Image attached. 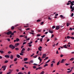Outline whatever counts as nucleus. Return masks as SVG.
I'll use <instances>...</instances> for the list:
<instances>
[{
  "label": "nucleus",
  "instance_id": "obj_1",
  "mask_svg": "<svg viewBox=\"0 0 74 74\" xmlns=\"http://www.w3.org/2000/svg\"><path fill=\"white\" fill-rule=\"evenodd\" d=\"M9 48H12V49H14L15 48V46H14L12 45H10L9 46Z\"/></svg>",
  "mask_w": 74,
  "mask_h": 74
},
{
  "label": "nucleus",
  "instance_id": "obj_2",
  "mask_svg": "<svg viewBox=\"0 0 74 74\" xmlns=\"http://www.w3.org/2000/svg\"><path fill=\"white\" fill-rule=\"evenodd\" d=\"M70 9H71V11L73 12V11H74V6L73 7V6L71 5H70Z\"/></svg>",
  "mask_w": 74,
  "mask_h": 74
},
{
  "label": "nucleus",
  "instance_id": "obj_3",
  "mask_svg": "<svg viewBox=\"0 0 74 74\" xmlns=\"http://www.w3.org/2000/svg\"><path fill=\"white\" fill-rule=\"evenodd\" d=\"M60 29V26H56V30H59Z\"/></svg>",
  "mask_w": 74,
  "mask_h": 74
},
{
  "label": "nucleus",
  "instance_id": "obj_4",
  "mask_svg": "<svg viewBox=\"0 0 74 74\" xmlns=\"http://www.w3.org/2000/svg\"><path fill=\"white\" fill-rule=\"evenodd\" d=\"M46 57V54H43V56L42 57V59H44V58H45Z\"/></svg>",
  "mask_w": 74,
  "mask_h": 74
},
{
  "label": "nucleus",
  "instance_id": "obj_5",
  "mask_svg": "<svg viewBox=\"0 0 74 74\" xmlns=\"http://www.w3.org/2000/svg\"><path fill=\"white\" fill-rule=\"evenodd\" d=\"M6 66H3L2 67V69H3V71H4L6 69Z\"/></svg>",
  "mask_w": 74,
  "mask_h": 74
},
{
  "label": "nucleus",
  "instance_id": "obj_6",
  "mask_svg": "<svg viewBox=\"0 0 74 74\" xmlns=\"http://www.w3.org/2000/svg\"><path fill=\"white\" fill-rule=\"evenodd\" d=\"M11 33H12V32L10 31L7 33V35H10V34H11Z\"/></svg>",
  "mask_w": 74,
  "mask_h": 74
},
{
  "label": "nucleus",
  "instance_id": "obj_7",
  "mask_svg": "<svg viewBox=\"0 0 74 74\" xmlns=\"http://www.w3.org/2000/svg\"><path fill=\"white\" fill-rule=\"evenodd\" d=\"M5 57L7 58H10V56L8 55H5Z\"/></svg>",
  "mask_w": 74,
  "mask_h": 74
},
{
  "label": "nucleus",
  "instance_id": "obj_8",
  "mask_svg": "<svg viewBox=\"0 0 74 74\" xmlns=\"http://www.w3.org/2000/svg\"><path fill=\"white\" fill-rule=\"evenodd\" d=\"M74 1H73L72 2H71L70 4L72 6H73V5H74Z\"/></svg>",
  "mask_w": 74,
  "mask_h": 74
},
{
  "label": "nucleus",
  "instance_id": "obj_9",
  "mask_svg": "<svg viewBox=\"0 0 74 74\" xmlns=\"http://www.w3.org/2000/svg\"><path fill=\"white\" fill-rule=\"evenodd\" d=\"M49 33H51V34H53V31L51 30V29H49Z\"/></svg>",
  "mask_w": 74,
  "mask_h": 74
},
{
  "label": "nucleus",
  "instance_id": "obj_10",
  "mask_svg": "<svg viewBox=\"0 0 74 74\" xmlns=\"http://www.w3.org/2000/svg\"><path fill=\"white\" fill-rule=\"evenodd\" d=\"M19 45V43H17L16 44H15V47H18V46Z\"/></svg>",
  "mask_w": 74,
  "mask_h": 74
},
{
  "label": "nucleus",
  "instance_id": "obj_11",
  "mask_svg": "<svg viewBox=\"0 0 74 74\" xmlns=\"http://www.w3.org/2000/svg\"><path fill=\"white\" fill-rule=\"evenodd\" d=\"M64 59H62V60H61V62L60 63H64Z\"/></svg>",
  "mask_w": 74,
  "mask_h": 74
},
{
  "label": "nucleus",
  "instance_id": "obj_12",
  "mask_svg": "<svg viewBox=\"0 0 74 74\" xmlns=\"http://www.w3.org/2000/svg\"><path fill=\"white\" fill-rule=\"evenodd\" d=\"M38 59H39V60H40V63H41V62L42 61V59H41V58H40V57H39V58H38Z\"/></svg>",
  "mask_w": 74,
  "mask_h": 74
},
{
  "label": "nucleus",
  "instance_id": "obj_13",
  "mask_svg": "<svg viewBox=\"0 0 74 74\" xmlns=\"http://www.w3.org/2000/svg\"><path fill=\"white\" fill-rule=\"evenodd\" d=\"M71 71H72V69H71L70 71H68L67 72V73H71Z\"/></svg>",
  "mask_w": 74,
  "mask_h": 74
},
{
  "label": "nucleus",
  "instance_id": "obj_14",
  "mask_svg": "<svg viewBox=\"0 0 74 74\" xmlns=\"http://www.w3.org/2000/svg\"><path fill=\"white\" fill-rule=\"evenodd\" d=\"M14 57V56L12 55H11L10 56V58H11V59H13V57Z\"/></svg>",
  "mask_w": 74,
  "mask_h": 74
},
{
  "label": "nucleus",
  "instance_id": "obj_15",
  "mask_svg": "<svg viewBox=\"0 0 74 74\" xmlns=\"http://www.w3.org/2000/svg\"><path fill=\"white\" fill-rule=\"evenodd\" d=\"M63 47H64V48H67V47H66V45H64L63 46Z\"/></svg>",
  "mask_w": 74,
  "mask_h": 74
},
{
  "label": "nucleus",
  "instance_id": "obj_16",
  "mask_svg": "<svg viewBox=\"0 0 74 74\" xmlns=\"http://www.w3.org/2000/svg\"><path fill=\"white\" fill-rule=\"evenodd\" d=\"M17 57L18 58H20V57H21V56H20L18 54L17 55Z\"/></svg>",
  "mask_w": 74,
  "mask_h": 74
},
{
  "label": "nucleus",
  "instance_id": "obj_17",
  "mask_svg": "<svg viewBox=\"0 0 74 74\" xmlns=\"http://www.w3.org/2000/svg\"><path fill=\"white\" fill-rule=\"evenodd\" d=\"M60 16L61 17V18H65V17L63 16L62 15H61Z\"/></svg>",
  "mask_w": 74,
  "mask_h": 74
},
{
  "label": "nucleus",
  "instance_id": "obj_18",
  "mask_svg": "<svg viewBox=\"0 0 74 74\" xmlns=\"http://www.w3.org/2000/svg\"><path fill=\"white\" fill-rule=\"evenodd\" d=\"M0 53H1V54H3L4 53V51H0Z\"/></svg>",
  "mask_w": 74,
  "mask_h": 74
},
{
  "label": "nucleus",
  "instance_id": "obj_19",
  "mask_svg": "<svg viewBox=\"0 0 74 74\" xmlns=\"http://www.w3.org/2000/svg\"><path fill=\"white\" fill-rule=\"evenodd\" d=\"M27 60V58H24V61H26Z\"/></svg>",
  "mask_w": 74,
  "mask_h": 74
},
{
  "label": "nucleus",
  "instance_id": "obj_20",
  "mask_svg": "<svg viewBox=\"0 0 74 74\" xmlns=\"http://www.w3.org/2000/svg\"><path fill=\"white\" fill-rule=\"evenodd\" d=\"M19 40H19V38H17L16 39V41H17V42L19 41Z\"/></svg>",
  "mask_w": 74,
  "mask_h": 74
},
{
  "label": "nucleus",
  "instance_id": "obj_21",
  "mask_svg": "<svg viewBox=\"0 0 74 74\" xmlns=\"http://www.w3.org/2000/svg\"><path fill=\"white\" fill-rule=\"evenodd\" d=\"M33 43V42L31 41L30 42H29L28 43V44H32Z\"/></svg>",
  "mask_w": 74,
  "mask_h": 74
},
{
  "label": "nucleus",
  "instance_id": "obj_22",
  "mask_svg": "<svg viewBox=\"0 0 74 74\" xmlns=\"http://www.w3.org/2000/svg\"><path fill=\"white\" fill-rule=\"evenodd\" d=\"M46 66H48V64H46L44 65V67H45Z\"/></svg>",
  "mask_w": 74,
  "mask_h": 74
},
{
  "label": "nucleus",
  "instance_id": "obj_23",
  "mask_svg": "<svg viewBox=\"0 0 74 74\" xmlns=\"http://www.w3.org/2000/svg\"><path fill=\"white\" fill-rule=\"evenodd\" d=\"M73 15H74V13H72L71 15V17H72L73 16Z\"/></svg>",
  "mask_w": 74,
  "mask_h": 74
},
{
  "label": "nucleus",
  "instance_id": "obj_24",
  "mask_svg": "<svg viewBox=\"0 0 74 74\" xmlns=\"http://www.w3.org/2000/svg\"><path fill=\"white\" fill-rule=\"evenodd\" d=\"M50 60H49L47 62H46V63H49V62H50Z\"/></svg>",
  "mask_w": 74,
  "mask_h": 74
},
{
  "label": "nucleus",
  "instance_id": "obj_25",
  "mask_svg": "<svg viewBox=\"0 0 74 74\" xmlns=\"http://www.w3.org/2000/svg\"><path fill=\"white\" fill-rule=\"evenodd\" d=\"M74 60V58H72L71 59H70V60L71 61H72V60Z\"/></svg>",
  "mask_w": 74,
  "mask_h": 74
},
{
  "label": "nucleus",
  "instance_id": "obj_26",
  "mask_svg": "<svg viewBox=\"0 0 74 74\" xmlns=\"http://www.w3.org/2000/svg\"><path fill=\"white\" fill-rule=\"evenodd\" d=\"M8 62V60L5 61L4 62L5 63H7V62Z\"/></svg>",
  "mask_w": 74,
  "mask_h": 74
},
{
  "label": "nucleus",
  "instance_id": "obj_27",
  "mask_svg": "<svg viewBox=\"0 0 74 74\" xmlns=\"http://www.w3.org/2000/svg\"><path fill=\"white\" fill-rule=\"evenodd\" d=\"M44 71H42L40 73V74H44Z\"/></svg>",
  "mask_w": 74,
  "mask_h": 74
},
{
  "label": "nucleus",
  "instance_id": "obj_28",
  "mask_svg": "<svg viewBox=\"0 0 74 74\" xmlns=\"http://www.w3.org/2000/svg\"><path fill=\"white\" fill-rule=\"evenodd\" d=\"M14 26H12L11 27V29L13 30V29H14Z\"/></svg>",
  "mask_w": 74,
  "mask_h": 74
},
{
  "label": "nucleus",
  "instance_id": "obj_29",
  "mask_svg": "<svg viewBox=\"0 0 74 74\" xmlns=\"http://www.w3.org/2000/svg\"><path fill=\"white\" fill-rule=\"evenodd\" d=\"M25 52H24V51H23V50H21V53H24Z\"/></svg>",
  "mask_w": 74,
  "mask_h": 74
},
{
  "label": "nucleus",
  "instance_id": "obj_30",
  "mask_svg": "<svg viewBox=\"0 0 74 74\" xmlns=\"http://www.w3.org/2000/svg\"><path fill=\"white\" fill-rule=\"evenodd\" d=\"M70 38H71V36H67V38H68V39H69Z\"/></svg>",
  "mask_w": 74,
  "mask_h": 74
},
{
  "label": "nucleus",
  "instance_id": "obj_31",
  "mask_svg": "<svg viewBox=\"0 0 74 74\" xmlns=\"http://www.w3.org/2000/svg\"><path fill=\"white\" fill-rule=\"evenodd\" d=\"M17 60V58H16L14 59V62H16Z\"/></svg>",
  "mask_w": 74,
  "mask_h": 74
},
{
  "label": "nucleus",
  "instance_id": "obj_32",
  "mask_svg": "<svg viewBox=\"0 0 74 74\" xmlns=\"http://www.w3.org/2000/svg\"><path fill=\"white\" fill-rule=\"evenodd\" d=\"M52 28L53 29H55V26H53L52 27Z\"/></svg>",
  "mask_w": 74,
  "mask_h": 74
},
{
  "label": "nucleus",
  "instance_id": "obj_33",
  "mask_svg": "<svg viewBox=\"0 0 74 74\" xmlns=\"http://www.w3.org/2000/svg\"><path fill=\"white\" fill-rule=\"evenodd\" d=\"M18 74H23V73L22 72H19Z\"/></svg>",
  "mask_w": 74,
  "mask_h": 74
},
{
  "label": "nucleus",
  "instance_id": "obj_34",
  "mask_svg": "<svg viewBox=\"0 0 74 74\" xmlns=\"http://www.w3.org/2000/svg\"><path fill=\"white\" fill-rule=\"evenodd\" d=\"M70 25L68 23H67L66 24V26L67 27H69V25Z\"/></svg>",
  "mask_w": 74,
  "mask_h": 74
},
{
  "label": "nucleus",
  "instance_id": "obj_35",
  "mask_svg": "<svg viewBox=\"0 0 74 74\" xmlns=\"http://www.w3.org/2000/svg\"><path fill=\"white\" fill-rule=\"evenodd\" d=\"M38 49L40 51H41V49H40V48L38 47Z\"/></svg>",
  "mask_w": 74,
  "mask_h": 74
},
{
  "label": "nucleus",
  "instance_id": "obj_36",
  "mask_svg": "<svg viewBox=\"0 0 74 74\" xmlns=\"http://www.w3.org/2000/svg\"><path fill=\"white\" fill-rule=\"evenodd\" d=\"M16 50H17V51L19 50V49L18 48H16L15 49Z\"/></svg>",
  "mask_w": 74,
  "mask_h": 74
},
{
  "label": "nucleus",
  "instance_id": "obj_37",
  "mask_svg": "<svg viewBox=\"0 0 74 74\" xmlns=\"http://www.w3.org/2000/svg\"><path fill=\"white\" fill-rule=\"evenodd\" d=\"M30 50V48H28L27 49V51H29Z\"/></svg>",
  "mask_w": 74,
  "mask_h": 74
},
{
  "label": "nucleus",
  "instance_id": "obj_38",
  "mask_svg": "<svg viewBox=\"0 0 74 74\" xmlns=\"http://www.w3.org/2000/svg\"><path fill=\"white\" fill-rule=\"evenodd\" d=\"M43 39V38H41V39H40V41H41V42H42V39Z\"/></svg>",
  "mask_w": 74,
  "mask_h": 74
},
{
  "label": "nucleus",
  "instance_id": "obj_39",
  "mask_svg": "<svg viewBox=\"0 0 74 74\" xmlns=\"http://www.w3.org/2000/svg\"><path fill=\"white\" fill-rule=\"evenodd\" d=\"M33 69H36V66H33Z\"/></svg>",
  "mask_w": 74,
  "mask_h": 74
},
{
  "label": "nucleus",
  "instance_id": "obj_40",
  "mask_svg": "<svg viewBox=\"0 0 74 74\" xmlns=\"http://www.w3.org/2000/svg\"><path fill=\"white\" fill-rule=\"evenodd\" d=\"M7 40H8V41H9V42H10V39L9 38H8L7 39Z\"/></svg>",
  "mask_w": 74,
  "mask_h": 74
},
{
  "label": "nucleus",
  "instance_id": "obj_41",
  "mask_svg": "<svg viewBox=\"0 0 74 74\" xmlns=\"http://www.w3.org/2000/svg\"><path fill=\"white\" fill-rule=\"evenodd\" d=\"M45 35H44L43 36H41V37H42V38H44V37H45Z\"/></svg>",
  "mask_w": 74,
  "mask_h": 74
},
{
  "label": "nucleus",
  "instance_id": "obj_42",
  "mask_svg": "<svg viewBox=\"0 0 74 74\" xmlns=\"http://www.w3.org/2000/svg\"><path fill=\"white\" fill-rule=\"evenodd\" d=\"M60 62L59 61V62H58V63H57V65H59V64H60Z\"/></svg>",
  "mask_w": 74,
  "mask_h": 74
},
{
  "label": "nucleus",
  "instance_id": "obj_43",
  "mask_svg": "<svg viewBox=\"0 0 74 74\" xmlns=\"http://www.w3.org/2000/svg\"><path fill=\"white\" fill-rule=\"evenodd\" d=\"M34 65V66H37V65H38V64H37L36 63H34L33 64Z\"/></svg>",
  "mask_w": 74,
  "mask_h": 74
},
{
  "label": "nucleus",
  "instance_id": "obj_44",
  "mask_svg": "<svg viewBox=\"0 0 74 74\" xmlns=\"http://www.w3.org/2000/svg\"><path fill=\"white\" fill-rule=\"evenodd\" d=\"M30 28H27L26 29V30L27 31L28 30H30Z\"/></svg>",
  "mask_w": 74,
  "mask_h": 74
},
{
  "label": "nucleus",
  "instance_id": "obj_45",
  "mask_svg": "<svg viewBox=\"0 0 74 74\" xmlns=\"http://www.w3.org/2000/svg\"><path fill=\"white\" fill-rule=\"evenodd\" d=\"M8 53L9 54H10V53H12V52L10 51H9L8 52Z\"/></svg>",
  "mask_w": 74,
  "mask_h": 74
},
{
  "label": "nucleus",
  "instance_id": "obj_46",
  "mask_svg": "<svg viewBox=\"0 0 74 74\" xmlns=\"http://www.w3.org/2000/svg\"><path fill=\"white\" fill-rule=\"evenodd\" d=\"M41 36V35L38 34L37 35V37H39V36Z\"/></svg>",
  "mask_w": 74,
  "mask_h": 74
},
{
  "label": "nucleus",
  "instance_id": "obj_47",
  "mask_svg": "<svg viewBox=\"0 0 74 74\" xmlns=\"http://www.w3.org/2000/svg\"><path fill=\"white\" fill-rule=\"evenodd\" d=\"M41 68H42V67H38V69H39V70H41Z\"/></svg>",
  "mask_w": 74,
  "mask_h": 74
},
{
  "label": "nucleus",
  "instance_id": "obj_48",
  "mask_svg": "<svg viewBox=\"0 0 74 74\" xmlns=\"http://www.w3.org/2000/svg\"><path fill=\"white\" fill-rule=\"evenodd\" d=\"M53 63H52L51 64V67H53Z\"/></svg>",
  "mask_w": 74,
  "mask_h": 74
},
{
  "label": "nucleus",
  "instance_id": "obj_49",
  "mask_svg": "<svg viewBox=\"0 0 74 74\" xmlns=\"http://www.w3.org/2000/svg\"><path fill=\"white\" fill-rule=\"evenodd\" d=\"M69 64H67V63H66L65 64V65H66V66H68V65H69Z\"/></svg>",
  "mask_w": 74,
  "mask_h": 74
},
{
  "label": "nucleus",
  "instance_id": "obj_50",
  "mask_svg": "<svg viewBox=\"0 0 74 74\" xmlns=\"http://www.w3.org/2000/svg\"><path fill=\"white\" fill-rule=\"evenodd\" d=\"M41 25H43V24H44V22H42L41 23H40Z\"/></svg>",
  "mask_w": 74,
  "mask_h": 74
},
{
  "label": "nucleus",
  "instance_id": "obj_51",
  "mask_svg": "<svg viewBox=\"0 0 74 74\" xmlns=\"http://www.w3.org/2000/svg\"><path fill=\"white\" fill-rule=\"evenodd\" d=\"M21 50L23 51H25V49L24 48H23Z\"/></svg>",
  "mask_w": 74,
  "mask_h": 74
},
{
  "label": "nucleus",
  "instance_id": "obj_52",
  "mask_svg": "<svg viewBox=\"0 0 74 74\" xmlns=\"http://www.w3.org/2000/svg\"><path fill=\"white\" fill-rule=\"evenodd\" d=\"M33 58H37V56H34Z\"/></svg>",
  "mask_w": 74,
  "mask_h": 74
},
{
  "label": "nucleus",
  "instance_id": "obj_53",
  "mask_svg": "<svg viewBox=\"0 0 74 74\" xmlns=\"http://www.w3.org/2000/svg\"><path fill=\"white\" fill-rule=\"evenodd\" d=\"M26 44V42H24L23 43V45H25V44Z\"/></svg>",
  "mask_w": 74,
  "mask_h": 74
},
{
  "label": "nucleus",
  "instance_id": "obj_54",
  "mask_svg": "<svg viewBox=\"0 0 74 74\" xmlns=\"http://www.w3.org/2000/svg\"><path fill=\"white\" fill-rule=\"evenodd\" d=\"M71 39H72L73 40H74V38L73 36L71 37Z\"/></svg>",
  "mask_w": 74,
  "mask_h": 74
},
{
  "label": "nucleus",
  "instance_id": "obj_55",
  "mask_svg": "<svg viewBox=\"0 0 74 74\" xmlns=\"http://www.w3.org/2000/svg\"><path fill=\"white\" fill-rule=\"evenodd\" d=\"M30 63H33V61L32 60H31L30 61Z\"/></svg>",
  "mask_w": 74,
  "mask_h": 74
},
{
  "label": "nucleus",
  "instance_id": "obj_56",
  "mask_svg": "<svg viewBox=\"0 0 74 74\" xmlns=\"http://www.w3.org/2000/svg\"><path fill=\"white\" fill-rule=\"evenodd\" d=\"M30 40V38H28L27 39V41H29Z\"/></svg>",
  "mask_w": 74,
  "mask_h": 74
},
{
  "label": "nucleus",
  "instance_id": "obj_57",
  "mask_svg": "<svg viewBox=\"0 0 74 74\" xmlns=\"http://www.w3.org/2000/svg\"><path fill=\"white\" fill-rule=\"evenodd\" d=\"M20 55H22L23 56V54L22 53H20Z\"/></svg>",
  "mask_w": 74,
  "mask_h": 74
},
{
  "label": "nucleus",
  "instance_id": "obj_58",
  "mask_svg": "<svg viewBox=\"0 0 74 74\" xmlns=\"http://www.w3.org/2000/svg\"><path fill=\"white\" fill-rule=\"evenodd\" d=\"M70 30H73V28H70Z\"/></svg>",
  "mask_w": 74,
  "mask_h": 74
},
{
  "label": "nucleus",
  "instance_id": "obj_59",
  "mask_svg": "<svg viewBox=\"0 0 74 74\" xmlns=\"http://www.w3.org/2000/svg\"><path fill=\"white\" fill-rule=\"evenodd\" d=\"M41 21V20H37V22H40Z\"/></svg>",
  "mask_w": 74,
  "mask_h": 74
},
{
  "label": "nucleus",
  "instance_id": "obj_60",
  "mask_svg": "<svg viewBox=\"0 0 74 74\" xmlns=\"http://www.w3.org/2000/svg\"><path fill=\"white\" fill-rule=\"evenodd\" d=\"M53 36H54V35H53V34H52V36L51 37V38H52L53 37Z\"/></svg>",
  "mask_w": 74,
  "mask_h": 74
},
{
  "label": "nucleus",
  "instance_id": "obj_61",
  "mask_svg": "<svg viewBox=\"0 0 74 74\" xmlns=\"http://www.w3.org/2000/svg\"><path fill=\"white\" fill-rule=\"evenodd\" d=\"M11 35H12V36H13L14 35V33H11Z\"/></svg>",
  "mask_w": 74,
  "mask_h": 74
},
{
  "label": "nucleus",
  "instance_id": "obj_62",
  "mask_svg": "<svg viewBox=\"0 0 74 74\" xmlns=\"http://www.w3.org/2000/svg\"><path fill=\"white\" fill-rule=\"evenodd\" d=\"M48 19H49V20H51V18L50 17H49L48 18Z\"/></svg>",
  "mask_w": 74,
  "mask_h": 74
},
{
  "label": "nucleus",
  "instance_id": "obj_63",
  "mask_svg": "<svg viewBox=\"0 0 74 74\" xmlns=\"http://www.w3.org/2000/svg\"><path fill=\"white\" fill-rule=\"evenodd\" d=\"M71 34H72V35H74V32H72V33H71Z\"/></svg>",
  "mask_w": 74,
  "mask_h": 74
},
{
  "label": "nucleus",
  "instance_id": "obj_64",
  "mask_svg": "<svg viewBox=\"0 0 74 74\" xmlns=\"http://www.w3.org/2000/svg\"><path fill=\"white\" fill-rule=\"evenodd\" d=\"M11 74V73L10 72H8L7 73V74Z\"/></svg>",
  "mask_w": 74,
  "mask_h": 74
}]
</instances>
